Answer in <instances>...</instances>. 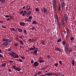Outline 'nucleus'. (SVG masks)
I'll return each instance as SVG.
<instances>
[{
  "label": "nucleus",
  "instance_id": "obj_54",
  "mask_svg": "<svg viewBox=\"0 0 76 76\" xmlns=\"http://www.w3.org/2000/svg\"><path fill=\"white\" fill-rule=\"evenodd\" d=\"M25 20H26V21H29V20L28 19H26Z\"/></svg>",
  "mask_w": 76,
  "mask_h": 76
},
{
  "label": "nucleus",
  "instance_id": "obj_40",
  "mask_svg": "<svg viewBox=\"0 0 76 76\" xmlns=\"http://www.w3.org/2000/svg\"><path fill=\"white\" fill-rule=\"evenodd\" d=\"M21 58H23V59H25V57L22 56H21Z\"/></svg>",
  "mask_w": 76,
  "mask_h": 76
},
{
  "label": "nucleus",
  "instance_id": "obj_4",
  "mask_svg": "<svg viewBox=\"0 0 76 76\" xmlns=\"http://www.w3.org/2000/svg\"><path fill=\"white\" fill-rule=\"evenodd\" d=\"M3 41H5V42H9L11 41V39L10 38H9V39H3Z\"/></svg>",
  "mask_w": 76,
  "mask_h": 76
},
{
  "label": "nucleus",
  "instance_id": "obj_58",
  "mask_svg": "<svg viewBox=\"0 0 76 76\" xmlns=\"http://www.w3.org/2000/svg\"><path fill=\"white\" fill-rule=\"evenodd\" d=\"M63 44H64V45H65V42L63 41Z\"/></svg>",
  "mask_w": 76,
  "mask_h": 76
},
{
  "label": "nucleus",
  "instance_id": "obj_30",
  "mask_svg": "<svg viewBox=\"0 0 76 76\" xmlns=\"http://www.w3.org/2000/svg\"><path fill=\"white\" fill-rule=\"evenodd\" d=\"M35 10L36 12H38V11H39V9H38V8H35Z\"/></svg>",
  "mask_w": 76,
  "mask_h": 76
},
{
  "label": "nucleus",
  "instance_id": "obj_47",
  "mask_svg": "<svg viewBox=\"0 0 76 76\" xmlns=\"http://www.w3.org/2000/svg\"><path fill=\"white\" fill-rule=\"evenodd\" d=\"M24 14H26V13H27V12H26V11H24Z\"/></svg>",
  "mask_w": 76,
  "mask_h": 76
},
{
  "label": "nucleus",
  "instance_id": "obj_2",
  "mask_svg": "<svg viewBox=\"0 0 76 76\" xmlns=\"http://www.w3.org/2000/svg\"><path fill=\"white\" fill-rule=\"evenodd\" d=\"M32 47H31V48H30L29 49V50H30V51H33L34 50H36H36H38V49L37 48H35V46H32Z\"/></svg>",
  "mask_w": 76,
  "mask_h": 76
},
{
  "label": "nucleus",
  "instance_id": "obj_48",
  "mask_svg": "<svg viewBox=\"0 0 76 76\" xmlns=\"http://www.w3.org/2000/svg\"><path fill=\"white\" fill-rule=\"evenodd\" d=\"M8 71L9 72H12V70L10 69H8Z\"/></svg>",
  "mask_w": 76,
  "mask_h": 76
},
{
  "label": "nucleus",
  "instance_id": "obj_9",
  "mask_svg": "<svg viewBox=\"0 0 76 76\" xmlns=\"http://www.w3.org/2000/svg\"><path fill=\"white\" fill-rule=\"evenodd\" d=\"M55 18L57 22H58V15L56 14L55 15Z\"/></svg>",
  "mask_w": 76,
  "mask_h": 76
},
{
  "label": "nucleus",
  "instance_id": "obj_64",
  "mask_svg": "<svg viewBox=\"0 0 76 76\" xmlns=\"http://www.w3.org/2000/svg\"><path fill=\"white\" fill-rule=\"evenodd\" d=\"M40 76H46V75H42Z\"/></svg>",
  "mask_w": 76,
  "mask_h": 76
},
{
  "label": "nucleus",
  "instance_id": "obj_28",
  "mask_svg": "<svg viewBox=\"0 0 76 76\" xmlns=\"http://www.w3.org/2000/svg\"><path fill=\"white\" fill-rule=\"evenodd\" d=\"M53 75H56V76H58V75H59V74L57 73H55V74L53 73Z\"/></svg>",
  "mask_w": 76,
  "mask_h": 76
},
{
  "label": "nucleus",
  "instance_id": "obj_25",
  "mask_svg": "<svg viewBox=\"0 0 76 76\" xmlns=\"http://www.w3.org/2000/svg\"><path fill=\"white\" fill-rule=\"evenodd\" d=\"M31 13V11H30L28 12L27 14L28 15H30Z\"/></svg>",
  "mask_w": 76,
  "mask_h": 76
},
{
  "label": "nucleus",
  "instance_id": "obj_57",
  "mask_svg": "<svg viewBox=\"0 0 76 76\" xmlns=\"http://www.w3.org/2000/svg\"><path fill=\"white\" fill-rule=\"evenodd\" d=\"M72 50H73L72 49H69V51L70 52H71V51H72Z\"/></svg>",
  "mask_w": 76,
  "mask_h": 76
},
{
  "label": "nucleus",
  "instance_id": "obj_51",
  "mask_svg": "<svg viewBox=\"0 0 76 76\" xmlns=\"http://www.w3.org/2000/svg\"><path fill=\"white\" fill-rule=\"evenodd\" d=\"M8 51H12V49H10V48H8Z\"/></svg>",
  "mask_w": 76,
  "mask_h": 76
},
{
  "label": "nucleus",
  "instance_id": "obj_31",
  "mask_svg": "<svg viewBox=\"0 0 76 76\" xmlns=\"http://www.w3.org/2000/svg\"><path fill=\"white\" fill-rule=\"evenodd\" d=\"M65 50L66 53H69V49H65Z\"/></svg>",
  "mask_w": 76,
  "mask_h": 76
},
{
  "label": "nucleus",
  "instance_id": "obj_10",
  "mask_svg": "<svg viewBox=\"0 0 76 76\" xmlns=\"http://www.w3.org/2000/svg\"><path fill=\"white\" fill-rule=\"evenodd\" d=\"M38 63L36 61L34 63L33 65L34 66V67H37L38 66Z\"/></svg>",
  "mask_w": 76,
  "mask_h": 76
},
{
  "label": "nucleus",
  "instance_id": "obj_5",
  "mask_svg": "<svg viewBox=\"0 0 76 76\" xmlns=\"http://www.w3.org/2000/svg\"><path fill=\"white\" fill-rule=\"evenodd\" d=\"M15 53L14 52H11L10 53V55L12 57V58H13Z\"/></svg>",
  "mask_w": 76,
  "mask_h": 76
},
{
  "label": "nucleus",
  "instance_id": "obj_44",
  "mask_svg": "<svg viewBox=\"0 0 76 76\" xmlns=\"http://www.w3.org/2000/svg\"><path fill=\"white\" fill-rule=\"evenodd\" d=\"M55 66H58V63H56L55 64H54Z\"/></svg>",
  "mask_w": 76,
  "mask_h": 76
},
{
  "label": "nucleus",
  "instance_id": "obj_18",
  "mask_svg": "<svg viewBox=\"0 0 76 76\" xmlns=\"http://www.w3.org/2000/svg\"><path fill=\"white\" fill-rule=\"evenodd\" d=\"M18 31L19 32H20L22 33V29H20V28H18Z\"/></svg>",
  "mask_w": 76,
  "mask_h": 76
},
{
  "label": "nucleus",
  "instance_id": "obj_34",
  "mask_svg": "<svg viewBox=\"0 0 76 76\" xmlns=\"http://www.w3.org/2000/svg\"><path fill=\"white\" fill-rule=\"evenodd\" d=\"M74 37H71L70 39V40H71V41H73V39H74Z\"/></svg>",
  "mask_w": 76,
  "mask_h": 76
},
{
  "label": "nucleus",
  "instance_id": "obj_27",
  "mask_svg": "<svg viewBox=\"0 0 76 76\" xmlns=\"http://www.w3.org/2000/svg\"><path fill=\"white\" fill-rule=\"evenodd\" d=\"M10 30H11V31H15V29L14 28H10Z\"/></svg>",
  "mask_w": 76,
  "mask_h": 76
},
{
  "label": "nucleus",
  "instance_id": "obj_52",
  "mask_svg": "<svg viewBox=\"0 0 76 76\" xmlns=\"http://www.w3.org/2000/svg\"><path fill=\"white\" fill-rule=\"evenodd\" d=\"M47 58H48V59H49V58H50V56H47Z\"/></svg>",
  "mask_w": 76,
  "mask_h": 76
},
{
  "label": "nucleus",
  "instance_id": "obj_29",
  "mask_svg": "<svg viewBox=\"0 0 76 76\" xmlns=\"http://www.w3.org/2000/svg\"><path fill=\"white\" fill-rule=\"evenodd\" d=\"M1 1L2 3H4L5 2V0H1Z\"/></svg>",
  "mask_w": 76,
  "mask_h": 76
},
{
  "label": "nucleus",
  "instance_id": "obj_19",
  "mask_svg": "<svg viewBox=\"0 0 76 76\" xmlns=\"http://www.w3.org/2000/svg\"><path fill=\"white\" fill-rule=\"evenodd\" d=\"M58 10L59 12L61 11V7H60V5H59L58 7Z\"/></svg>",
  "mask_w": 76,
  "mask_h": 76
},
{
  "label": "nucleus",
  "instance_id": "obj_55",
  "mask_svg": "<svg viewBox=\"0 0 76 76\" xmlns=\"http://www.w3.org/2000/svg\"><path fill=\"white\" fill-rule=\"evenodd\" d=\"M20 62H23V61L21 59H20L19 60Z\"/></svg>",
  "mask_w": 76,
  "mask_h": 76
},
{
  "label": "nucleus",
  "instance_id": "obj_43",
  "mask_svg": "<svg viewBox=\"0 0 76 76\" xmlns=\"http://www.w3.org/2000/svg\"><path fill=\"white\" fill-rule=\"evenodd\" d=\"M32 17L29 16L28 17V19H32Z\"/></svg>",
  "mask_w": 76,
  "mask_h": 76
},
{
  "label": "nucleus",
  "instance_id": "obj_8",
  "mask_svg": "<svg viewBox=\"0 0 76 76\" xmlns=\"http://www.w3.org/2000/svg\"><path fill=\"white\" fill-rule=\"evenodd\" d=\"M13 58H19V55L15 53Z\"/></svg>",
  "mask_w": 76,
  "mask_h": 76
},
{
  "label": "nucleus",
  "instance_id": "obj_32",
  "mask_svg": "<svg viewBox=\"0 0 76 76\" xmlns=\"http://www.w3.org/2000/svg\"><path fill=\"white\" fill-rule=\"evenodd\" d=\"M4 16H5L6 18H9V15H4Z\"/></svg>",
  "mask_w": 76,
  "mask_h": 76
},
{
  "label": "nucleus",
  "instance_id": "obj_15",
  "mask_svg": "<svg viewBox=\"0 0 76 76\" xmlns=\"http://www.w3.org/2000/svg\"><path fill=\"white\" fill-rule=\"evenodd\" d=\"M54 74L53 73H48L47 74H46V76H51V75H53Z\"/></svg>",
  "mask_w": 76,
  "mask_h": 76
},
{
  "label": "nucleus",
  "instance_id": "obj_14",
  "mask_svg": "<svg viewBox=\"0 0 76 76\" xmlns=\"http://www.w3.org/2000/svg\"><path fill=\"white\" fill-rule=\"evenodd\" d=\"M43 12L44 13H46V12H47V9L45 8H43Z\"/></svg>",
  "mask_w": 76,
  "mask_h": 76
},
{
  "label": "nucleus",
  "instance_id": "obj_23",
  "mask_svg": "<svg viewBox=\"0 0 76 76\" xmlns=\"http://www.w3.org/2000/svg\"><path fill=\"white\" fill-rule=\"evenodd\" d=\"M72 66H74L75 65V61L72 60Z\"/></svg>",
  "mask_w": 76,
  "mask_h": 76
},
{
  "label": "nucleus",
  "instance_id": "obj_45",
  "mask_svg": "<svg viewBox=\"0 0 76 76\" xmlns=\"http://www.w3.org/2000/svg\"><path fill=\"white\" fill-rule=\"evenodd\" d=\"M68 49V47H67V45H66L65 46V49Z\"/></svg>",
  "mask_w": 76,
  "mask_h": 76
},
{
  "label": "nucleus",
  "instance_id": "obj_1",
  "mask_svg": "<svg viewBox=\"0 0 76 76\" xmlns=\"http://www.w3.org/2000/svg\"><path fill=\"white\" fill-rule=\"evenodd\" d=\"M58 0H53V1H52L53 2V8H56V4L57 3L56 1H57Z\"/></svg>",
  "mask_w": 76,
  "mask_h": 76
},
{
  "label": "nucleus",
  "instance_id": "obj_22",
  "mask_svg": "<svg viewBox=\"0 0 76 76\" xmlns=\"http://www.w3.org/2000/svg\"><path fill=\"white\" fill-rule=\"evenodd\" d=\"M69 32H70V31H69V30L68 28H67L66 29L67 34H69Z\"/></svg>",
  "mask_w": 76,
  "mask_h": 76
},
{
  "label": "nucleus",
  "instance_id": "obj_60",
  "mask_svg": "<svg viewBox=\"0 0 76 76\" xmlns=\"http://www.w3.org/2000/svg\"><path fill=\"white\" fill-rule=\"evenodd\" d=\"M40 60H42L43 58H42V57H40Z\"/></svg>",
  "mask_w": 76,
  "mask_h": 76
},
{
  "label": "nucleus",
  "instance_id": "obj_46",
  "mask_svg": "<svg viewBox=\"0 0 76 76\" xmlns=\"http://www.w3.org/2000/svg\"><path fill=\"white\" fill-rule=\"evenodd\" d=\"M15 47H18V44L17 43L15 44Z\"/></svg>",
  "mask_w": 76,
  "mask_h": 76
},
{
  "label": "nucleus",
  "instance_id": "obj_37",
  "mask_svg": "<svg viewBox=\"0 0 76 76\" xmlns=\"http://www.w3.org/2000/svg\"><path fill=\"white\" fill-rule=\"evenodd\" d=\"M23 13V10H22L20 12V14H22Z\"/></svg>",
  "mask_w": 76,
  "mask_h": 76
},
{
  "label": "nucleus",
  "instance_id": "obj_11",
  "mask_svg": "<svg viewBox=\"0 0 76 76\" xmlns=\"http://www.w3.org/2000/svg\"><path fill=\"white\" fill-rule=\"evenodd\" d=\"M8 44L9 43L8 42H5L3 43V45H4L5 46H7Z\"/></svg>",
  "mask_w": 76,
  "mask_h": 76
},
{
  "label": "nucleus",
  "instance_id": "obj_13",
  "mask_svg": "<svg viewBox=\"0 0 76 76\" xmlns=\"http://www.w3.org/2000/svg\"><path fill=\"white\" fill-rule=\"evenodd\" d=\"M20 25L21 26H25V23L23 22H20Z\"/></svg>",
  "mask_w": 76,
  "mask_h": 76
},
{
  "label": "nucleus",
  "instance_id": "obj_6",
  "mask_svg": "<svg viewBox=\"0 0 76 76\" xmlns=\"http://www.w3.org/2000/svg\"><path fill=\"white\" fill-rule=\"evenodd\" d=\"M63 18L64 20L65 21H67L68 20V18L67 17V16H66V15H64V16H63Z\"/></svg>",
  "mask_w": 76,
  "mask_h": 76
},
{
  "label": "nucleus",
  "instance_id": "obj_12",
  "mask_svg": "<svg viewBox=\"0 0 76 76\" xmlns=\"http://www.w3.org/2000/svg\"><path fill=\"white\" fill-rule=\"evenodd\" d=\"M61 24L63 26H65V24L64 23V20H61Z\"/></svg>",
  "mask_w": 76,
  "mask_h": 76
},
{
  "label": "nucleus",
  "instance_id": "obj_53",
  "mask_svg": "<svg viewBox=\"0 0 76 76\" xmlns=\"http://www.w3.org/2000/svg\"><path fill=\"white\" fill-rule=\"evenodd\" d=\"M2 28H6V27L5 26H1Z\"/></svg>",
  "mask_w": 76,
  "mask_h": 76
},
{
  "label": "nucleus",
  "instance_id": "obj_50",
  "mask_svg": "<svg viewBox=\"0 0 76 76\" xmlns=\"http://www.w3.org/2000/svg\"><path fill=\"white\" fill-rule=\"evenodd\" d=\"M31 63H34V60H32L31 61Z\"/></svg>",
  "mask_w": 76,
  "mask_h": 76
},
{
  "label": "nucleus",
  "instance_id": "obj_56",
  "mask_svg": "<svg viewBox=\"0 0 76 76\" xmlns=\"http://www.w3.org/2000/svg\"><path fill=\"white\" fill-rule=\"evenodd\" d=\"M22 37H22V36H19V38H20V39H22Z\"/></svg>",
  "mask_w": 76,
  "mask_h": 76
},
{
  "label": "nucleus",
  "instance_id": "obj_3",
  "mask_svg": "<svg viewBox=\"0 0 76 76\" xmlns=\"http://www.w3.org/2000/svg\"><path fill=\"white\" fill-rule=\"evenodd\" d=\"M12 67H13L14 69H15L17 71H20V70H21V69H20V68H19V67L16 68V66H15V65L13 66H12Z\"/></svg>",
  "mask_w": 76,
  "mask_h": 76
},
{
  "label": "nucleus",
  "instance_id": "obj_26",
  "mask_svg": "<svg viewBox=\"0 0 76 76\" xmlns=\"http://www.w3.org/2000/svg\"><path fill=\"white\" fill-rule=\"evenodd\" d=\"M6 65V63H4V64H3L2 65V67H4Z\"/></svg>",
  "mask_w": 76,
  "mask_h": 76
},
{
  "label": "nucleus",
  "instance_id": "obj_33",
  "mask_svg": "<svg viewBox=\"0 0 76 76\" xmlns=\"http://www.w3.org/2000/svg\"><path fill=\"white\" fill-rule=\"evenodd\" d=\"M41 73H42V72H39L37 73V75H41Z\"/></svg>",
  "mask_w": 76,
  "mask_h": 76
},
{
  "label": "nucleus",
  "instance_id": "obj_21",
  "mask_svg": "<svg viewBox=\"0 0 76 76\" xmlns=\"http://www.w3.org/2000/svg\"><path fill=\"white\" fill-rule=\"evenodd\" d=\"M37 52H38V50H34V54H36L37 53Z\"/></svg>",
  "mask_w": 76,
  "mask_h": 76
},
{
  "label": "nucleus",
  "instance_id": "obj_63",
  "mask_svg": "<svg viewBox=\"0 0 76 76\" xmlns=\"http://www.w3.org/2000/svg\"><path fill=\"white\" fill-rule=\"evenodd\" d=\"M7 20H10V19L9 18H7Z\"/></svg>",
  "mask_w": 76,
  "mask_h": 76
},
{
  "label": "nucleus",
  "instance_id": "obj_39",
  "mask_svg": "<svg viewBox=\"0 0 76 76\" xmlns=\"http://www.w3.org/2000/svg\"><path fill=\"white\" fill-rule=\"evenodd\" d=\"M9 62L10 63H13V61H10Z\"/></svg>",
  "mask_w": 76,
  "mask_h": 76
},
{
  "label": "nucleus",
  "instance_id": "obj_7",
  "mask_svg": "<svg viewBox=\"0 0 76 76\" xmlns=\"http://www.w3.org/2000/svg\"><path fill=\"white\" fill-rule=\"evenodd\" d=\"M55 50L56 51H58L59 52H61V49H60V48L58 47L55 48Z\"/></svg>",
  "mask_w": 76,
  "mask_h": 76
},
{
  "label": "nucleus",
  "instance_id": "obj_59",
  "mask_svg": "<svg viewBox=\"0 0 76 76\" xmlns=\"http://www.w3.org/2000/svg\"><path fill=\"white\" fill-rule=\"evenodd\" d=\"M32 29H32V31H33L34 30V29H35V28L34 27H32Z\"/></svg>",
  "mask_w": 76,
  "mask_h": 76
},
{
  "label": "nucleus",
  "instance_id": "obj_16",
  "mask_svg": "<svg viewBox=\"0 0 76 76\" xmlns=\"http://www.w3.org/2000/svg\"><path fill=\"white\" fill-rule=\"evenodd\" d=\"M18 42H20V44H21V45H23V44H24V43L23 42V41L22 40H19L18 41Z\"/></svg>",
  "mask_w": 76,
  "mask_h": 76
},
{
  "label": "nucleus",
  "instance_id": "obj_24",
  "mask_svg": "<svg viewBox=\"0 0 76 76\" xmlns=\"http://www.w3.org/2000/svg\"><path fill=\"white\" fill-rule=\"evenodd\" d=\"M39 61L40 63H43V62H44V61L43 60H39Z\"/></svg>",
  "mask_w": 76,
  "mask_h": 76
},
{
  "label": "nucleus",
  "instance_id": "obj_20",
  "mask_svg": "<svg viewBox=\"0 0 76 76\" xmlns=\"http://www.w3.org/2000/svg\"><path fill=\"white\" fill-rule=\"evenodd\" d=\"M32 24H34L35 25H37V21L35 20H34L33 21Z\"/></svg>",
  "mask_w": 76,
  "mask_h": 76
},
{
  "label": "nucleus",
  "instance_id": "obj_38",
  "mask_svg": "<svg viewBox=\"0 0 76 76\" xmlns=\"http://www.w3.org/2000/svg\"><path fill=\"white\" fill-rule=\"evenodd\" d=\"M61 39H60L57 40V42H60V41H61Z\"/></svg>",
  "mask_w": 76,
  "mask_h": 76
},
{
  "label": "nucleus",
  "instance_id": "obj_41",
  "mask_svg": "<svg viewBox=\"0 0 76 76\" xmlns=\"http://www.w3.org/2000/svg\"><path fill=\"white\" fill-rule=\"evenodd\" d=\"M59 63L60 64H62V62L61 61H59Z\"/></svg>",
  "mask_w": 76,
  "mask_h": 76
},
{
  "label": "nucleus",
  "instance_id": "obj_61",
  "mask_svg": "<svg viewBox=\"0 0 76 76\" xmlns=\"http://www.w3.org/2000/svg\"><path fill=\"white\" fill-rule=\"evenodd\" d=\"M2 53V51H1V50L0 49V53Z\"/></svg>",
  "mask_w": 76,
  "mask_h": 76
},
{
  "label": "nucleus",
  "instance_id": "obj_62",
  "mask_svg": "<svg viewBox=\"0 0 76 76\" xmlns=\"http://www.w3.org/2000/svg\"><path fill=\"white\" fill-rule=\"evenodd\" d=\"M37 73H35V74H34V76H37Z\"/></svg>",
  "mask_w": 76,
  "mask_h": 76
},
{
  "label": "nucleus",
  "instance_id": "obj_35",
  "mask_svg": "<svg viewBox=\"0 0 76 76\" xmlns=\"http://www.w3.org/2000/svg\"><path fill=\"white\" fill-rule=\"evenodd\" d=\"M58 26L60 28H61V24H59Z\"/></svg>",
  "mask_w": 76,
  "mask_h": 76
},
{
  "label": "nucleus",
  "instance_id": "obj_36",
  "mask_svg": "<svg viewBox=\"0 0 76 76\" xmlns=\"http://www.w3.org/2000/svg\"><path fill=\"white\" fill-rule=\"evenodd\" d=\"M24 34L25 35H26V34H27V32H26V31L25 30H24Z\"/></svg>",
  "mask_w": 76,
  "mask_h": 76
},
{
  "label": "nucleus",
  "instance_id": "obj_42",
  "mask_svg": "<svg viewBox=\"0 0 76 76\" xmlns=\"http://www.w3.org/2000/svg\"><path fill=\"white\" fill-rule=\"evenodd\" d=\"M58 24H61V22H60V21L59 20L58 21Z\"/></svg>",
  "mask_w": 76,
  "mask_h": 76
},
{
  "label": "nucleus",
  "instance_id": "obj_17",
  "mask_svg": "<svg viewBox=\"0 0 76 76\" xmlns=\"http://www.w3.org/2000/svg\"><path fill=\"white\" fill-rule=\"evenodd\" d=\"M64 6H65V3H64V2H62L61 4L62 7H64Z\"/></svg>",
  "mask_w": 76,
  "mask_h": 76
},
{
  "label": "nucleus",
  "instance_id": "obj_49",
  "mask_svg": "<svg viewBox=\"0 0 76 76\" xmlns=\"http://www.w3.org/2000/svg\"><path fill=\"white\" fill-rule=\"evenodd\" d=\"M0 57L1 58H2V57H3V56L1 55V54H0Z\"/></svg>",
  "mask_w": 76,
  "mask_h": 76
}]
</instances>
